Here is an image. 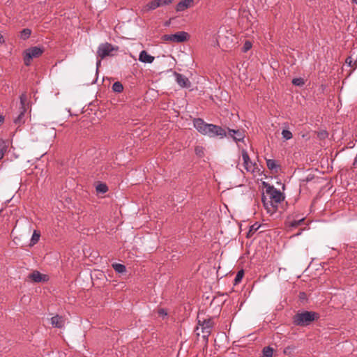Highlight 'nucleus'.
I'll return each instance as SVG.
<instances>
[{
  "mask_svg": "<svg viewBox=\"0 0 357 357\" xmlns=\"http://www.w3.org/2000/svg\"><path fill=\"white\" fill-rule=\"evenodd\" d=\"M318 318L319 314L317 313L311 311H305L297 313L294 316V323L297 326H307Z\"/></svg>",
  "mask_w": 357,
  "mask_h": 357,
  "instance_id": "1",
  "label": "nucleus"
},
{
  "mask_svg": "<svg viewBox=\"0 0 357 357\" xmlns=\"http://www.w3.org/2000/svg\"><path fill=\"white\" fill-rule=\"evenodd\" d=\"M198 324L199 326L196 328V333L197 335H200L202 333L203 338L207 342L208 337L209 336L212 328L213 326V321L211 319H204L201 320L199 316H198Z\"/></svg>",
  "mask_w": 357,
  "mask_h": 357,
  "instance_id": "2",
  "label": "nucleus"
},
{
  "mask_svg": "<svg viewBox=\"0 0 357 357\" xmlns=\"http://www.w3.org/2000/svg\"><path fill=\"white\" fill-rule=\"evenodd\" d=\"M241 153L243 166L246 172L252 174L255 176L257 174L259 175L260 169L255 162H252L248 152L245 150H242Z\"/></svg>",
  "mask_w": 357,
  "mask_h": 357,
  "instance_id": "3",
  "label": "nucleus"
},
{
  "mask_svg": "<svg viewBox=\"0 0 357 357\" xmlns=\"http://www.w3.org/2000/svg\"><path fill=\"white\" fill-rule=\"evenodd\" d=\"M43 52V48L36 46L26 49L23 53L24 64L29 66L31 60L41 56Z\"/></svg>",
  "mask_w": 357,
  "mask_h": 357,
  "instance_id": "4",
  "label": "nucleus"
},
{
  "mask_svg": "<svg viewBox=\"0 0 357 357\" xmlns=\"http://www.w3.org/2000/svg\"><path fill=\"white\" fill-rule=\"evenodd\" d=\"M264 194L277 206L284 199L283 194L280 190L271 185L267 186Z\"/></svg>",
  "mask_w": 357,
  "mask_h": 357,
  "instance_id": "5",
  "label": "nucleus"
},
{
  "mask_svg": "<svg viewBox=\"0 0 357 357\" xmlns=\"http://www.w3.org/2000/svg\"><path fill=\"white\" fill-rule=\"evenodd\" d=\"M190 38L189 34L185 31H178L174 34H165L163 35L161 39L165 42L170 43H183L188 40Z\"/></svg>",
  "mask_w": 357,
  "mask_h": 357,
  "instance_id": "6",
  "label": "nucleus"
},
{
  "mask_svg": "<svg viewBox=\"0 0 357 357\" xmlns=\"http://www.w3.org/2000/svg\"><path fill=\"white\" fill-rule=\"evenodd\" d=\"M206 133L204 135H208L211 137H214L216 136H218L221 138L226 136V132L225 130L222 128L221 127L213 125V124H208L207 130H206Z\"/></svg>",
  "mask_w": 357,
  "mask_h": 357,
  "instance_id": "7",
  "label": "nucleus"
},
{
  "mask_svg": "<svg viewBox=\"0 0 357 357\" xmlns=\"http://www.w3.org/2000/svg\"><path fill=\"white\" fill-rule=\"evenodd\" d=\"M114 50H115V48L108 43L100 44L97 50L98 58L102 59L107 56H110Z\"/></svg>",
  "mask_w": 357,
  "mask_h": 357,
  "instance_id": "8",
  "label": "nucleus"
},
{
  "mask_svg": "<svg viewBox=\"0 0 357 357\" xmlns=\"http://www.w3.org/2000/svg\"><path fill=\"white\" fill-rule=\"evenodd\" d=\"M261 201L265 209L268 213L273 214L277 211L278 206L275 205V204H273V202L269 199L268 197H266L264 194L262 195Z\"/></svg>",
  "mask_w": 357,
  "mask_h": 357,
  "instance_id": "9",
  "label": "nucleus"
},
{
  "mask_svg": "<svg viewBox=\"0 0 357 357\" xmlns=\"http://www.w3.org/2000/svg\"><path fill=\"white\" fill-rule=\"evenodd\" d=\"M174 75L176 82L181 87L188 88L190 86L191 84L188 77L178 73H174Z\"/></svg>",
  "mask_w": 357,
  "mask_h": 357,
  "instance_id": "10",
  "label": "nucleus"
},
{
  "mask_svg": "<svg viewBox=\"0 0 357 357\" xmlns=\"http://www.w3.org/2000/svg\"><path fill=\"white\" fill-rule=\"evenodd\" d=\"M195 128L202 135H204L206 132L209 123H205L202 119H195L193 121Z\"/></svg>",
  "mask_w": 357,
  "mask_h": 357,
  "instance_id": "11",
  "label": "nucleus"
},
{
  "mask_svg": "<svg viewBox=\"0 0 357 357\" xmlns=\"http://www.w3.org/2000/svg\"><path fill=\"white\" fill-rule=\"evenodd\" d=\"M194 0H181L176 5V10L177 12H182L185 10L193 6Z\"/></svg>",
  "mask_w": 357,
  "mask_h": 357,
  "instance_id": "12",
  "label": "nucleus"
},
{
  "mask_svg": "<svg viewBox=\"0 0 357 357\" xmlns=\"http://www.w3.org/2000/svg\"><path fill=\"white\" fill-rule=\"evenodd\" d=\"M29 278L35 282H45L48 280V276L47 275L41 274L37 271L31 273Z\"/></svg>",
  "mask_w": 357,
  "mask_h": 357,
  "instance_id": "13",
  "label": "nucleus"
},
{
  "mask_svg": "<svg viewBox=\"0 0 357 357\" xmlns=\"http://www.w3.org/2000/svg\"><path fill=\"white\" fill-rule=\"evenodd\" d=\"M229 134L236 142L243 141L245 137V132L241 130L229 129Z\"/></svg>",
  "mask_w": 357,
  "mask_h": 357,
  "instance_id": "14",
  "label": "nucleus"
},
{
  "mask_svg": "<svg viewBox=\"0 0 357 357\" xmlns=\"http://www.w3.org/2000/svg\"><path fill=\"white\" fill-rule=\"evenodd\" d=\"M155 57L149 54L145 50L142 51L139 55V61L142 63H151L153 62Z\"/></svg>",
  "mask_w": 357,
  "mask_h": 357,
  "instance_id": "15",
  "label": "nucleus"
},
{
  "mask_svg": "<svg viewBox=\"0 0 357 357\" xmlns=\"http://www.w3.org/2000/svg\"><path fill=\"white\" fill-rule=\"evenodd\" d=\"M51 324L56 328H62L64 326V319L62 317L56 315L51 319Z\"/></svg>",
  "mask_w": 357,
  "mask_h": 357,
  "instance_id": "16",
  "label": "nucleus"
},
{
  "mask_svg": "<svg viewBox=\"0 0 357 357\" xmlns=\"http://www.w3.org/2000/svg\"><path fill=\"white\" fill-rule=\"evenodd\" d=\"M304 218H302L299 220H291L290 218H288L286 222V225L289 228L297 227L304 221Z\"/></svg>",
  "mask_w": 357,
  "mask_h": 357,
  "instance_id": "17",
  "label": "nucleus"
},
{
  "mask_svg": "<svg viewBox=\"0 0 357 357\" xmlns=\"http://www.w3.org/2000/svg\"><path fill=\"white\" fill-rule=\"evenodd\" d=\"M9 143L7 141L0 140V160H1L8 149Z\"/></svg>",
  "mask_w": 357,
  "mask_h": 357,
  "instance_id": "18",
  "label": "nucleus"
},
{
  "mask_svg": "<svg viewBox=\"0 0 357 357\" xmlns=\"http://www.w3.org/2000/svg\"><path fill=\"white\" fill-rule=\"evenodd\" d=\"M266 165L270 170L275 171V172H278V168L279 166L278 165L275 160L272 159L266 160Z\"/></svg>",
  "mask_w": 357,
  "mask_h": 357,
  "instance_id": "19",
  "label": "nucleus"
},
{
  "mask_svg": "<svg viewBox=\"0 0 357 357\" xmlns=\"http://www.w3.org/2000/svg\"><path fill=\"white\" fill-rule=\"evenodd\" d=\"M259 225L257 223H255L250 226V229L247 234V237H252V235L259 229Z\"/></svg>",
  "mask_w": 357,
  "mask_h": 357,
  "instance_id": "20",
  "label": "nucleus"
},
{
  "mask_svg": "<svg viewBox=\"0 0 357 357\" xmlns=\"http://www.w3.org/2000/svg\"><path fill=\"white\" fill-rule=\"evenodd\" d=\"M263 357H272L273 349L270 347H266L263 349Z\"/></svg>",
  "mask_w": 357,
  "mask_h": 357,
  "instance_id": "21",
  "label": "nucleus"
},
{
  "mask_svg": "<svg viewBox=\"0 0 357 357\" xmlns=\"http://www.w3.org/2000/svg\"><path fill=\"white\" fill-rule=\"evenodd\" d=\"M158 7H160L158 0H153L146 5L148 10H154Z\"/></svg>",
  "mask_w": 357,
  "mask_h": 357,
  "instance_id": "22",
  "label": "nucleus"
},
{
  "mask_svg": "<svg viewBox=\"0 0 357 357\" xmlns=\"http://www.w3.org/2000/svg\"><path fill=\"white\" fill-rule=\"evenodd\" d=\"M40 236V234L38 231L35 230L33 233L31 239V244L35 245L38 241H39Z\"/></svg>",
  "mask_w": 357,
  "mask_h": 357,
  "instance_id": "23",
  "label": "nucleus"
},
{
  "mask_svg": "<svg viewBox=\"0 0 357 357\" xmlns=\"http://www.w3.org/2000/svg\"><path fill=\"white\" fill-rule=\"evenodd\" d=\"M31 31L29 29H24L20 32V38L23 40H26L31 36Z\"/></svg>",
  "mask_w": 357,
  "mask_h": 357,
  "instance_id": "24",
  "label": "nucleus"
},
{
  "mask_svg": "<svg viewBox=\"0 0 357 357\" xmlns=\"http://www.w3.org/2000/svg\"><path fill=\"white\" fill-rule=\"evenodd\" d=\"M112 90L114 92L120 93L123 90V86L121 82H116L112 85Z\"/></svg>",
  "mask_w": 357,
  "mask_h": 357,
  "instance_id": "25",
  "label": "nucleus"
},
{
  "mask_svg": "<svg viewBox=\"0 0 357 357\" xmlns=\"http://www.w3.org/2000/svg\"><path fill=\"white\" fill-rule=\"evenodd\" d=\"M112 267L117 273H124L126 271V266L121 264H114Z\"/></svg>",
  "mask_w": 357,
  "mask_h": 357,
  "instance_id": "26",
  "label": "nucleus"
},
{
  "mask_svg": "<svg viewBox=\"0 0 357 357\" xmlns=\"http://www.w3.org/2000/svg\"><path fill=\"white\" fill-rule=\"evenodd\" d=\"M195 154L199 158H202L204 155V148L202 146H197L195 149Z\"/></svg>",
  "mask_w": 357,
  "mask_h": 357,
  "instance_id": "27",
  "label": "nucleus"
},
{
  "mask_svg": "<svg viewBox=\"0 0 357 357\" xmlns=\"http://www.w3.org/2000/svg\"><path fill=\"white\" fill-rule=\"evenodd\" d=\"M243 275H244L243 270H241L237 273V274L235 277V279H234V284L235 285L238 284L241 281L242 278H243Z\"/></svg>",
  "mask_w": 357,
  "mask_h": 357,
  "instance_id": "28",
  "label": "nucleus"
},
{
  "mask_svg": "<svg viewBox=\"0 0 357 357\" xmlns=\"http://www.w3.org/2000/svg\"><path fill=\"white\" fill-rule=\"evenodd\" d=\"M96 190L98 192L105 193L108 190V188L105 184L100 183L96 186Z\"/></svg>",
  "mask_w": 357,
  "mask_h": 357,
  "instance_id": "29",
  "label": "nucleus"
},
{
  "mask_svg": "<svg viewBox=\"0 0 357 357\" xmlns=\"http://www.w3.org/2000/svg\"><path fill=\"white\" fill-rule=\"evenodd\" d=\"M24 112H25V110L22 109L20 111V114L18 115V116L16 119H15L14 121L16 124L20 125V124L24 123L23 116H24Z\"/></svg>",
  "mask_w": 357,
  "mask_h": 357,
  "instance_id": "30",
  "label": "nucleus"
},
{
  "mask_svg": "<svg viewBox=\"0 0 357 357\" xmlns=\"http://www.w3.org/2000/svg\"><path fill=\"white\" fill-rule=\"evenodd\" d=\"M26 100H27L26 94L25 93H22L20 96V103L22 105L21 109L25 110V104L26 102Z\"/></svg>",
  "mask_w": 357,
  "mask_h": 357,
  "instance_id": "31",
  "label": "nucleus"
},
{
  "mask_svg": "<svg viewBox=\"0 0 357 357\" xmlns=\"http://www.w3.org/2000/svg\"><path fill=\"white\" fill-rule=\"evenodd\" d=\"M282 137L286 139H290L292 138V133L288 130H283L282 132Z\"/></svg>",
  "mask_w": 357,
  "mask_h": 357,
  "instance_id": "32",
  "label": "nucleus"
},
{
  "mask_svg": "<svg viewBox=\"0 0 357 357\" xmlns=\"http://www.w3.org/2000/svg\"><path fill=\"white\" fill-rule=\"evenodd\" d=\"M295 347L293 345L288 346L284 349V354L286 355H291L295 350Z\"/></svg>",
  "mask_w": 357,
  "mask_h": 357,
  "instance_id": "33",
  "label": "nucleus"
},
{
  "mask_svg": "<svg viewBox=\"0 0 357 357\" xmlns=\"http://www.w3.org/2000/svg\"><path fill=\"white\" fill-rule=\"evenodd\" d=\"M292 83L294 85L301 86L304 84V80L302 78H294Z\"/></svg>",
  "mask_w": 357,
  "mask_h": 357,
  "instance_id": "34",
  "label": "nucleus"
},
{
  "mask_svg": "<svg viewBox=\"0 0 357 357\" xmlns=\"http://www.w3.org/2000/svg\"><path fill=\"white\" fill-rule=\"evenodd\" d=\"M252 47V43L247 40L245 42L244 45H243V51L244 52H248V50H250Z\"/></svg>",
  "mask_w": 357,
  "mask_h": 357,
  "instance_id": "35",
  "label": "nucleus"
},
{
  "mask_svg": "<svg viewBox=\"0 0 357 357\" xmlns=\"http://www.w3.org/2000/svg\"><path fill=\"white\" fill-rule=\"evenodd\" d=\"M174 0H158V2L160 3V7L171 4L173 2Z\"/></svg>",
  "mask_w": 357,
  "mask_h": 357,
  "instance_id": "36",
  "label": "nucleus"
},
{
  "mask_svg": "<svg viewBox=\"0 0 357 357\" xmlns=\"http://www.w3.org/2000/svg\"><path fill=\"white\" fill-rule=\"evenodd\" d=\"M158 314L160 315V316H166L167 314L166 312V311L164 310V309H160L158 310Z\"/></svg>",
  "mask_w": 357,
  "mask_h": 357,
  "instance_id": "37",
  "label": "nucleus"
},
{
  "mask_svg": "<svg viewBox=\"0 0 357 357\" xmlns=\"http://www.w3.org/2000/svg\"><path fill=\"white\" fill-rule=\"evenodd\" d=\"M346 63H347L349 66H351V63H352V59L351 57L349 56L346 59V61H345Z\"/></svg>",
  "mask_w": 357,
  "mask_h": 357,
  "instance_id": "38",
  "label": "nucleus"
},
{
  "mask_svg": "<svg viewBox=\"0 0 357 357\" xmlns=\"http://www.w3.org/2000/svg\"><path fill=\"white\" fill-rule=\"evenodd\" d=\"M353 166L354 168H357V155L356 156L355 159H354V163H353Z\"/></svg>",
  "mask_w": 357,
  "mask_h": 357,
  "instance_id": "39",
  "label": "nucleus"
},
{
  "mask_svg": "<svg viewBox=\"0 0 357 357\" xmlns=\"http://www.w3.org/2000/svg\"><path fill=\"white\" fill-rule=\"evenodd\" d=\"M5 40L3 39V36L0 33V44L4 43Z\"/></svg>",
  "mask_w": 357,
  "mask_h": 357,
  "instance_id": "40",
  "label": "nucleus"
},
{
  "mask_svg": "<svg viewBox=\"0 0 357 357\" xmlns=\"http://www.w3.org/2000/svg\"><path fill=\"white\" fill-rule=\"evenodd\" d=\"M100 63H101V59L99 58V59H98V61H97V64H96V65H97V68H98V67H99V66L100 65Z\"/></svg>",
  "mask_w": 357,
  "mask_h": 357,
  "instance_id": "41",
  "label": "nucleus"
},
{
  "mask_svg": "<svg viewBox=\"0 0 357 357\" xmlns=\"http://www.w3.org/2000/svg\"><path fill=\"white\" fill-rule=\"evenodd\" d=\"M3 117L0 115V124L3 122Z\"/></svg>",
  "mask_w": 357,
  "mask_h": 357,
  "instance_id": "42",
  "label": "nucleus"
},
{
  "mask_svg": "<svg viewBox=\"0 0 357 357\" xmlns=\"http://www.w3.org/2000/svg\"><path fill=\"white\" fill-rule=\"evenodd\" d=\"M352 1L357 4V0H352Z\"/></svg>",
  "mask_w": 357,
  "mask_h": 357,
  "instance_id": "43",
  "label": "nucleus"
},
{
  "mask_svg": "<svg viewBox=\"0 0 357 357\" xmlns=\"http://www.w3.org/2000/svg\"><path fill=\"white\" fill-rule=\"evenodd\" d=\"M301 234V231L298 232V233L296 234V236H298V235H300Z\"/></svg>",
  "mask_w": 357,
  "mask_h": 357,
  "instance_id": "44",
  "label": "nucleus"
}]
</instances>
